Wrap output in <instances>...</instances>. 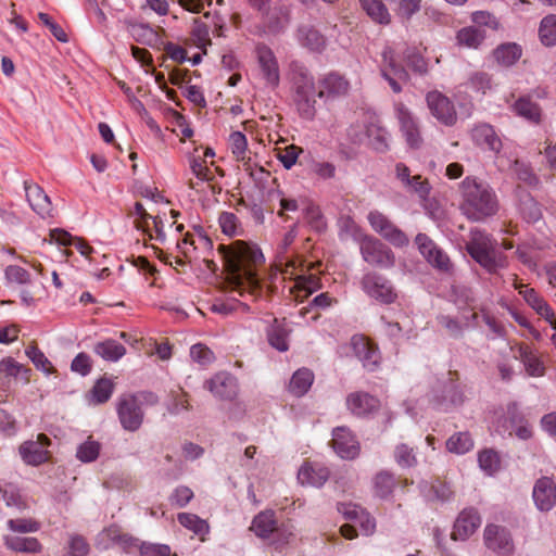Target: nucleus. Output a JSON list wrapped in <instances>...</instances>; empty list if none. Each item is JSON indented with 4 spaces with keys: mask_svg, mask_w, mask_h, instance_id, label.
Instances as JSON below:
<instances>
[{
    "mask_svg": "<svg viewBox=\"0 0 556 556\" xmlns=\"http://www.w3.org/2000/svg\"><path fill=\"white\" fill-rule=\"evenodd\" d=\"M470 137L473 143L484 151L498 153L503 146L494 127L486 123L475 125L470 131Z\"/></svg>",
    "mask_w": 556,
    "mask_h": 556,
    "instance_id": "22",
    "label": "nucleus"
},
{
    "mask_svg": "<svg viewBox=\"0 0 556 556\" xmlns=\"http://www.w3.org/2000/svg\"><path fill=\"white\" fill-rule=\"evenodd\" d=\"M89 549V544L84 536L72 534L68 541V552L65 556H86Z\"/></svg>",
    "mask_w": 556,
    "mask_h": 556,
    "instance_id": "60",
    "label": "nucleus"
},
{
    "mask_svg": "<svg viewBox=\"0 0 556 556\" xmlns=\"http://www.w3.org/2000/svg\"><path fill=\"white\" fill-rule=\"evenodd\" d=\"M387 0H359L363 10L376 23L389 24L391 15L386 7Z\"/></svg>",
    "mask_w": 556,
    "mask_h": 556,
    "instance_id": "39",
    "label": "nucleus"
},
{
    "mask_svg": "<svg viewBox=\"0 0 556 556\" xmlns=\"http://www.w3.org/2000/svg\"><path fill=\"white\" fill-rule=\"evenodd\" d=\"M367 220L374 231L394 247L403 248L408 244L407 236L383 213L377 210L370 211Z\"/></svg>",
    "mask_w": 556,
    "mask_h": 556,
    "instance_id": "11",
    "label": "nucleus"
},
{
    "mask_svg": "<svg viewBox=\"0 0 556 556\" xmlns=\"http://www.w3.org/2000/svg\"><path fill=\"white\" fill-rule=\"evenodd\" d=\"M338 235L340 240L353 239L361 242V238L367 235L363 232L358 224L349 215H342L338 219Z\"/></svg>",
    "mask_w": 556,
    "mask_h": 556,
    "instance_id": "41",
    "label": "nucleus"
},
{
    "mask_svg": "<svg viewBox=\"0 0 556 556\" xmlns=\"http://www.w3.org/2000/svg\"><path fill=\"white\" fill-rule=\"evenodd\" d=\"M303 150L300 147L290 144L285 149H280L277 156L278 160L282 163L283 167L290 169L296 163L299 154Z\"/></svg>",
    "mask_w": 556,
    "mask_h": 556,
    "instance_id": "61",
    "label": "nucleus"
},
{
    "mask_svg": "<svg viewBox=\"0 0 556 556\" xmlns=\"http://www.w3.org/2000/svg\"><path fill=\"white\" fill-rule=\"evenodd\" d=\"M7 527L14 533H34L40 530L41 523L33 518H15L9 519Z\"/></svg>",
    "mask_w": 556,
    "mask_h": 556,
    "instance_id": "51",
    "label": "nucleus"
},
{
    "mask_svg": "<svg viewBox=\"0 0 556 556\" xmlns=\"http://www.w3.org/2000/svg\"><path fill=\"white\" fill-rule=\"evenodd\" d=\"M256 58L260 75L265 86L276 89L280 84V70L275 53L267 46L261 45L256 48Z\"/></svg>",
    "mask_w": 556,
    "mask_h": 556,
    "instance_id": "13",
    "label": "nucleus"
},
{
    "mask_svg": "<svg viewBox=\"0 0 556 556\" xmlns=\"http://www.w3.org/2000/svg\"><path fill=\"white\" fill-rule=\"evenodd\" d=\"M329 475V469L323 464L305 462L298 472V480L303 485L320 488L328 480Z\"/></svg>",
    "mask_w": 556,
    "mask_h": 556,
    "instance_id": "26",
    "label": "nucleus"
},
{
    "mask_svg": "<svg viewBox=\"0 0 556 556\" xmlns=\"http://www.w3.org/2000/svg\"><path fill=\"white\" fill-rule=\"evenodd\" d=\"M276 270L282 275L283 279H293L295 286L305 287L312 293L320 288V279L316 275L305 273L308 270L304 269V262L300 258H290L286 262L280 261L276 264Z\"/></svg>",
    "mask_w": 556,
    "mask_h": 556,
    "instance_id": "10",
    "label": "nucleus"
},
{
    "mask_svg": "<svg viewBox=\"0 0 556 556\" xmlns=\"http://www.w3.org/2000/svg\"><path fill=\"white\" fill-rule=\"evenodd\" d=\"M23 186L30 208L43 219L53 217L54 207L45 190L31 179H25Z\"/></svg>",
    "mask_w": 556,
    "mask_h": 556,
    "instance_id": "14",
    "label": "nucleus"
},
{
    "mask_svg": "<svg viewBox=\"0 0 556 556\" xmlns=\"http://www.w3.org/2000/svg\"><path fill=\"white\" fill-rule=\"evenodd\" d=\"M289 329L283 323L274 319L273 325L267 330L268 343L279 352H286L289 349Z\"/></svg>",
    "mask_w": 556,
    "mask_h": 556,
    "instance_id": "38",
    "label": "nucleus"
},
{
    "mask_svg": "<svg viewBox=\"0 0 556 556\" xmlns=\"http://www.w3.org/2000/svg\"><path fill=\"white\" fill-rule=\"evenodd\" d=\"M229 147L235 159L242 163L244 170L249 172L250 176L255 177L256 173L251 166L245 135L241 131L231 132L229 136Z\"/></svg>",
    "mask_w": 556,
    "mask_h": 556,
    "instance_id": "30",
    "label": "nucleus"
},
{
    "mask_svg": "<svg viewBox=\"0 0 556 556\" xmlns=\"http://www.w3.org/2000/svg\"><path fill=\"white\" fill-rule=\"evenodd\" d=\"M217 252L227 273L228 289L240 296H260L262 286L258 270L265 262L261 249L256 244L237 240L230 244H219Z\"/></svg>",
    "mask_w": 556,
    "mask_h": 556,
    "instance_id": "1",
    "label": "nucleus"
},
{
    "mask_svg": "<svg viewBox=\"0 0 556 556\" xmlns=\"http://www.w3.org/2000/svg\"><path fill=\"white\" fill-rule=\"evenodd\" d=\"M484 543L488 548L501 555H508L513 552V540L510 533L503 527L488 525L484 529Z\"/></svg>",
    "mask_w": 556,
    "mask_h": 556,
    "instance_id": "19",
    "label": "nucleus"
},
{
    "mask_svg": "<svg viewBox=\"0 0 556 556\" xmlns=\"http://www.w3.org/2000/svg\"><path fill=\"white\" fill-rule=\"evenodd\" d=\"M427 106L432 116L445 126H454L457 122V112L453 101L438 90L426 94Z\"/></svg>",
    "mask_w": 556,
    "mask_h": 556,
    "instance_id": "12",
    "label": "nucleus"
},
{
    "mask_svg": "<svg viewBox=\"0 0 556 556\" xmlns=\"http://www.w3.org/2000/svg\"><path fill=\"white\" fill-rule=\"evenodd\" d=\"M539 37L544 46H556V14H548L542 18L539 27Z\"/></svg>",
    "mask_w": 556,
    "mask_h": 556,
    "instance_id": "45",
    "label": "nucleus"
},
{
    "mask_svg": "<svg viewBox=\"0 0 556 556\" xmlns=\"http://www.w3.org/2000/svg\"><path fill=\"white\" fill-rule=\"evenodd\" d=\"M178 522L194 534L203 538L208 533V525L205 520L191 513H179L177 515Z\"/></svg>",
    "mask_w": 556,
    "mask_h": 556,
    "instance_id": "44",
    "label": "nucleus"
},
{
    "mask_svg": "<svg viewBox=\"0 0 556 556\" xmlns=\"http://www.w3.org/2000/svg\"><path fill=\"white\" fill-rule=\"evenodd\" d=\"M313 381V372L307 368H301L293 374L289 383V390L292 394L302 396L309 390Z\"/></svg>",
    "mask_w": 556,
    "mask_h": 556,
    "instance_id": "42",
    "label": "nucleus"
},
{
    "mask_svg": "<svg viewBox=\"0 0 556 556\" xmlns=\"http://www.w3.org/2000/svg\"><path fill=\"white\" fill-rule=\"evenodd\" d=\"M349 137L354 143L367 142L378 152H384L389 148L388 131L375 123H370L365 126L352 125L349 128Z\"/></svg>",
    "mask_w": 556,
    "mask_h": 556,
    "instance_id": "9",
    "label": "nucleus"
},
{
    "mask_svg": "<svg viewBox=\"0 0 556 556\" xmlns=\"http://www.w3.org/2000/svg\"><path fill=\"white\" fill-rule=\"evenodd\" d=\"M533 501L541 511H549L556 504V483L551 477L536 480L532 492Z\"/></svg>",
    "mask_w": 556,
    "mask_h": 556,
    "instance_id": "21",
    "label": "nucleus"
},
{
    "mask_svg": "<svg viewBox=\"0 0 556 556\" xmlns=\"http://www.w3.org/2000/svg\"><path fill=\"white\" fill-rule=\"evenodd\" d=\"M473 447V440L468 432L453 434L446 441V448L455 454H465Z\"/></svg>",
    "mask_w": 556,
    "mask_h": 556,
    "instance_id": "50",
    "label": "nucleus"
},
{
    "mask_svg": "<svg viewBox=\"0 0 556 556\" xmlns=\"http://www.w3.org/2000/svg\"><path fill=\"white\" fill-rule=\"evenodd\" d=\"M251 530L261 538H268L275 531L278 532L275 513L271 510L260 513L254 517Z\"/></svg>",
    "mask_w": 556,
    "mask_h": 556,
    "instance_id": "37",
    "label": "nucleus"
},
{
    "mask_svg": "<svg viewBox=\"0 0 556 556\" xmlns=\"http://www.w3.org/2000/svg\"><path fill=\"white\" fill-rule=\"evenodd\" d=\"M395 486L394 476L386 470L378 472L374 478V490L377 496L386 498L393 492Z\"/></svg>",
    "mask_w": 556,
    "mask_h": 556,
    "instance_id": "48",
    "label": "nucleus"
},
{
    "mask_svg": "<svg viewBox=\"0 0 556 556\" xmlns=\"http://www.w3.org/2000/svg\"><path fill=\"white\" fill-rule=\"evenodd\" d=\"M477 319L478 314L476 312H472L470 316L464 314L462 321L448 315H440L438 317V324L444 328L451 337L459 338L463 334V329L476 325Z\"/></svg>",
    "mask_w": 556,
    "mask_h": 556,
    "instance_id": "33",
    "label": "nucleus"
},
{
    "mask_svg": "<svg viewBox=\"0 0 556 556\" xmlns=\"http://www.w3.org/2000/svg\"><path fill=\"white\" fill-rule=\"evenodd\" d=\"M290 81L293 91V101L303 118L312 119L315 116L317 92L315 80L306 66L299 61L290 63Z\"/></svg>",
    "mask_w": 556,
    "mask_h": 556,
    "instance_id": "3",
    "label": "nucleus"
},
{
    "mask_svg": "<svg viewBox=\"0 0 556 556\" xmlns=\"http://www.w3.org/2000/svg\"><path fill=\"white\" fill-rule=\"evenodd\" d=\"M248 3L257 10L268 27L276 30L281 28L288 21L289 10L286 5L273 0H247Z\"/></svg>",
    "mask_w": 556,
    "mask_h": 556,
    "instance_id": "15",
    "label": "nucleus"
},
{
    "mask_svg": "<svg viewBox=\"0 0 556 556\" xmlns=\"http://www.w3.org/2000/svg\"><path fill=\"white\" fill-rule=\"evenodd\" d=\"M115 389V383L112 379L102 377L98 379L89 393V403L98 405L106 403Z\"/></svg>",
    "mask_w": 556,
    "mask_h": 556,
    "instance_id": "40",
    "label": "nucleus"
},
{
    "mask_svg": "<svg viewBox=\"0 0 556 556\" xmlns=\"http://www.w3.org/2000/svg\"><path fill=\"white\" fill-rule=\"evenodd\" d=\"M515 358L520 359L529 376L542 377L545 374V367L538 354L525 343H520L516 348Z\"/></svg>",
    "mask_w": 556,
    "mask_h": 556,
    "instance_id": "31",
    "label": "nucleus"
},
{
    "mask_svg": "<svg viewBox=\"0 0 556 556\" xmlns=\"http://www.w3.org/2000/svg\"><path fill=\"white\" fill-rule=\"evenodd\" d=\"M514 112L531 123L540 124L542 121V110L540 105L533 102L529 97L519 98L514 104Z\"/></svg>",
    "mask_w": 556,
    "mask_h": 556,
    "instance_id": "36",
    "label": "nucleus"
},
{
    "mask_svg": "<svg viewBox=\"0 0 556 556\" xmlns=\"http://www.w3.org/2000/svg\"><path fill=\"white\" fill-rule=\"evenodd\" d=\"M2 540L4 546L13 553L39 554L43 549L42 544L34 536L5 534Z\"/></svg>",
    "mask_w": 556,
    "mask_h": 556,
    "instance_id": "29",
    "label": "nucleus"
},
{
    "mask_svg": "<svg viewBox=\"0 0 556 556\" xmlns=\"http://www.w3.org/2000/svg\"><path fill=\"white\" fill-rule=\"evenodd\" d=\"M99 453L100 444L97 441L88 439L78 446L76 457L83 463H90L98 458Z\"/></svg>",
    "mask_w": 556,
    "mask_h": 556,
    "instance_id": "56",
    "label": "nucleus"
},
{
    "mask_svg": "<svg viewBox=\"0 0 556 556\" xmlns=\"http://www.w3.org/2000/svg\"><path fill=\"white\" fill-rule=\"evenodd\" d=\"M352 348L366 369L375 370L377 368L381 357L374 342L363 336H355L352 339Z\"/></svg>",
    "mask_w": 556,
    "mask_h": 556,
    "instance_id": "24",
    "label": "nucleus"
},
{
    "mask_svg": "<svg viewBox=\"0 0 556 556\" xmlns=\"http://www.w3.org/2000/svg\"><path fill=\"white\" fill-rule=\"evenodd\" d=\"M190 356L193 362L201 366H207L215 359L214 353L206 345L197 343L190 349Z\"/></svg>",
    "mask_w": 556,
    "mask_h": 556,
    "instance_id": "58",
    "label": "nucleus"
},
{
    "mask_svg": "<svg viewBox=\"0 0 556 556\" xmlns=\"http://www.w3.org/2000/svg\"><path fill=\"white\" fill-rule=\"evenodd\" d=\"M479 466L482 470L492 475L500 469L501 460L498 454L493 450H483L478 456Z\"/></svg>",
    "mask_w": 556,
    "mask_h": 556,
    "instance_id": "53",
    "label": "nucleus"
},
{
    "mask_svg": "<svg viewBox=\"0 0 556 556\" xmlns=\"http://www.w3.org/2000/svg\"><path fill=\"white\" fill-rule=\"evenodd\" d=\"M338 511L343 515L346 520L353 521L359 526L363 534L371 535L376 530V521L368 511L356 504L340 503Z\"/></svg>",
    "mask_w": 556,
    "mask_h": 556,
    "instance_id": "20",
    "label": "nucleus"
},
{
    "mask_svg": "<svg viewBox=\"0 0 556 556\" xmlns=\"http://www.w3.org/2000/svg\"><path fill=\"white\" fill-rule=\"evenodd\" d=\"M26 356L31 361L34 366L47 375L56 372L52 363L47 358L43 352L38 348L36 343H30L25 349Z\"/></svg>",
    "mask_w": 556,
    "mask_h": 556,
    "instance_id": "43",
    "label": "nucleus"
},
{
    "mask_svg": "<svg viewBox=\"0 0 556 556\" xmlns=\"http://www.w3.org/2000/svg\"><path fill=\"white\" fill-rule=\"evenodd\" d=\"M481 525V517L475 508L464 509L457 517L453 531L452 539L465 541L472 535Z\"/></svg>",
    "mask_w": 556,
    "mask_h": 556,
    "instance_id": "25",
    "label": "nucleus"
},
{
    "mask_svg": "<svg viewBox=\"0 0 556 556\" xmlns=\"http://www.w3.org/2000/svg\"><path fill=\"white\" fill-rule=\"evenodd\" d=\"M394 113L407 146L412 149H419L424 140L417 117L403 102L394 104Z\"/></svg>",
    "mask_w": 556,
    "mask_h": 556,
    "instance_id": "8",
    "label": "nucleus"
},
{
    "mask_svg": "<svg viewBox=\"0 0 556 556\" xmlns=\"http://www.w3.org/2000/svg\"><path fill=\"white\" fill-rule=\"evenodd\" d=\"M359 252L362 258L370 266L389 269L395 264V255L392 250L374 236L367 235L361 238Z\"/></svg>",
    "mask_w": 556,
    "mask_h": 556,
    "instance_id": "6",
    "label": "nucleus"
},
{
    "mask_svg": "<svg viewBox=\"0 0 556 556\" xmlns=\"http://www.w3.org/2000/svg\"><path fill=\"white\" fill-rule=\"evenodd\" d=\"M0 372L9 377H17L21 375L24 382L28 383L31 370L12 357H5L0 362Z\"/></svg>",
    "mask_w": 556,
    "mask_h": 556,
    "instance_id": "47",
    "label": "nucleus"
},
{
    "mask_svg": "<svg viewBox=\"0 0 556 556\" xmlns=\"http://www.w3.org/2000/svg\"><path fill=\"white\" fill-rule=\"evenodd\" d=\"M496 61L504 65H513L521 56V48L516 43L502 45L494 51Z\"/></svg>",
    "mask_w": 556,
    "mask_h": 556,
    "instance_id": "49",
    "label": "nucleus"
},
{
    "mask_svg": "<svg viewBox=\"0 0 556 556\" xmlns=\"http://www.w3.org/2000/svg\"><path fill=\"white\" fill-rule=\"evenodd\" d=\"M514 287L516 290H518L519 294L522 295L528 305L533 309H535V307L545 301L536 290L529 288L527 285L518 282L516 275H514Z\"/></svg>",
    "mask_w": 556,
    "mask_h": 556,
    "instance_id": "55",
    "label": "nucleus"
},
{
    "mask_svg": "<svg viewBox=\"0 0 556 556\" xmlns=\"http://www.w3.org/2000/svg\"><path fill=\"white\" fill-rule=\"evenodd\" d=\"M457 41L459 45L468 48H478L485 38V34L478 27H464L457 33Z\"/></svg>",
    "mask_w": 556,
    "mask_h": 556,
    "instance_id": "46",
    "label": "nucleus"
},
{
    "mask_svg": "<svg viewBox=\"0 0 556 556\" xmlns=\"http://www.w3.org/2000/svg\"><path fill=\"white\" fill-rule=\"evenodd\" d=\"M51 440L43 433L38 434L36 441H26L20 446L23 460L33 466L41 465L50 459L48 447Z\"/></svg>",
    "mask_w": 556,
    "mask_h": 556,
    "instance_id": "17",
    "label": "nucleus"
},
{
    "mask_svg": "<svg viewBox=\"0 0 556 556\" xmlns=\"http://www.w3.org/2000/svg\"><path fill=\"white\" fill-rule=\"evenodd\" d=\"M218 224L222 232L235 237L241 233V225L235 213L222 212L218 216Z\"/></svg>",
    "mask_w": 556,
    "mask_h": 556,
    "instance_id": "52",
    "label": "nucleus"
},
{
    "mask_svg": "<svg viewBox=\"0 0 556 556\" xmlns=\"http://www.w3.org/2000/svg\"><path fill=\"white\" fill-rule=\"evenodd\" d=\"M381 73L395 93L402 91V83L407 80L408 74L402 65L396 63L394 52L389 47L384 48L382 52Z\"/></svg>",
    "mask_w": 556,
    "mask_h": 556,
    "instance_id": "18",
    "label": "nucleus"
},
{
    "mask_svg": "<svg viewBox=\"0 0 556 556\" xmlns=\"http://www.w3.org/2000/svg\"><path fill=\"white\" fill-rule=\"evenodd\" d=\"M405 187L408 191L415 192L421 200H426L430 193V185L428 180L422 179L420 175L413 176Z\"/></svg>",
    "mask_w": 556,
    "mask_h": 556,
    "instance_id": "64",
    "label": "nucleus"
},
{
    "mask_svg": "<svg viewBox=\"0 0 556 556\" xmlns=\"http://www.w3.org/2000/svg\"><path fill=\"white\" fill-rule=\"evenodd\" d=\"M346 404L353 414L362 416L376 410L379 400L368 393L356 392L348 396Z\"/></svg>",
    "mask_w": 556,
    "mask_h": 556,
    "instance_id": "32",
    "label": "nucleus"
},
{
    "mask_svg": "<svg viewBox=\"0 0 556 556\" xmlns=\"http://www.w3.org/2000/svg\"><path fill=\"white\" fill-rule=\"evenodd\" d=\"M190 168L200 180L210 181L214 177L212 170L206 166L205 160L200 156L190 159Z\"/></svg>",
    "mask_w": 556,
    "mask_h": 556,
    "instance_id": "63",
    "label": "nucleus"
},
{
    "mask_svg": "<svg viewBox=\"0 0 556 556\" xmlns=\"http://www.w3.org/2000/svg\"><path fill=\"white\" fill-rule=\"evenodd\" d=\"M296 38L301 46L311 51L320 52L326 47L325 36L312 26H301L298 29Z\"/></svg>",
    "mask_w": 556,
    "mask_h": 556,
    "instance_id": "34",
    "label": "nucleus"
},
{
    "mask_svg": "<svg viewBox=\"0 0 556 556\" xmlns=\"http://www.w3.org/2000/svg\"><path fill=\"white\" fill-rule=\"evenodd\" d=\"M394 458L397 465L403 468L412 467L416 464L414 450L406 444H400L395 447Z\"/></svg>",
    "mask_w": 556,
    "mask_h": 556,
    "instance_id": "59",
    "label": "nucleus"
},
{
    "mask_svg": "<svg viewBox=\"0 0 556 556\" xmlns=\"http://www.w3.org/2000/svg\"><path fill=\"white\" fill-rule=\"evenodd\" d=\"M193 496V491L190 488L186 485H179L172 492L168 501L172 506L182 508L190 503Z\"/></svg>",
    "mask_w": 556,
    "mask_h": 556,
    "instance_id": "57",
    "label": "nucleus"
},
{
    "mask_svg": "<svg viewBox=\"0 0 556 556\" xmlns=\"http://www.w3.org/2000/svg\"><path fill=\"white\" fill-rule=\"evenodd\" d=\"M93 352L104 361L117 362L126 354V349L114 339H106L96 343Z\"/></svg>",
    "mask_w": 556,
    "mask_h": 556,
    "instance_id": "35",
    "label": "nucleus"
},
{
    "mask_svg": "<svg viewBox=\"0 0 556 556\" xmlns=\"http://www.w3.org/2000/svg\"><path fill=\"white\" fill-rule=\"evenodd\" d=\"M463 214L472 222H482L498 211V199L494 190L485 182L466 177L460 185Z\"/></svg>",
    "mask_w": 556,
    "mask_h": 556,
    "instance_id": "2",
    "label": "nucleus"
},
{
    "mask_svg": "<svg viewBox=\"0 0 556 556\" xmlns=\"http://www.w3.org/2000/svg\"><path fill=\"white\" fill-rule=\"evenodd\" d=\"M332 447L341 458L353 459L359 453L357 440L345 427H338L333 430Z\"/></svg>",
    "mask_w": 556,
    "mask_h": 556,
    "instance_id": "23",
    "label": "nucleus"
},
{
    "mask_svg": "<svg viewBox=\"0 0 556 556\" xmlns=\"http://www.w3.org/2000/svg\"><path fill=\"white\" fill-rule=\"evenodd\" d=\"M350 83L341 74L331 72L326 74L319 80V90L317 92L318 98L327 97H342L349 92Z\"/></svg>",
    "mask_w": 556,
    "mask_h": 556,
    "instance_id": "27",
    "label": "nucleus"
},
{
    "mask_svg": "<svg viewBox=\"0 0 556 556\" xmlns=\"http://www.w3.org/2000/svg\"><path fill=\"white\" fill-rule=\"evenodd\" d=\"M159 402L156 394L150 391L123 393L116 401V413L124 430L135 432L140 429L144 420L143 405H155Z\"/></svg>",
    "mask_w": 556,
    "mask_h": 556,
    "instance_id": "4",
    "label": "nucleus"
},
{
    "mask_svg": "<svg viewBox=\"0 0 556 556\" xmlns=\"http://www.w3.org/2000/svg\"><path fill=\"white\" fill-rule=\"evenodd\" d=\"M415 243L419 252L433 267L441 271L448 273L452 269V263L445 252L437 247V244L425 233H418Z\"/></svg>",
    "mask_w": 556,
    "mask_h": 556,
    "instance_id": "16",
    "label": "nucleus"
},
{
    "mask_svg": "<svg viewBox=\"0 0 556 556\" xmlns=\"http://www.w3.org/2000/svg\"><path fill=\"white\" fill-rule=\"evenodd\" d=\"M5 278L9 282L26 285L30 282V274L23 267L10 265L5 268Z\"/></svg>",
    "mask_w": 556,
    "mask_h": 556,
    "instance_id": "62",
    "label": "nucleus"
},
{
    "mask_svg": "<svg viewBox=\"0 0 556 556\" xmlns=\"http://www.w3.org/2000/svg\"><path fill=\"white\" fill-rule=\"evenodd\" d=\"M205 388L222 400H232L237 394L236 379L227 372L216 374L205 382Z\"/></svg>",
    "mask_w": 556,
    "mask_h": 556,
    "instance_id": "28",
    "label": "nucleus"
},
{
    "mask_svg": "<svg viewBox=\"0 0 556 556\" xmlns=\"http://www.w3.org/2000/svg\"><path fill=\"white\" fill-rule=\"evenodd\" d=\"M361 287L369 298L382 304H392L397 299L392 282L376 271L366 273L361 279Z\"/></svg>",
    "mask_w": 556,
    "mask_h": 556,
    "instance_id": "7",
    "label": "nucleus"
},
{
    "mask_svg": "<svg viewBox=\"0 0 556 556\" xmlns=\"http://www.w3.org/2000/svg\"><path fill=\"white\" fill-rule=\"evenodd\" d=\"M190 40L206 54V48L212 45L208 27L205 24H195L192 28Z\"/></svg>",
    "mask_w": 556,
    "mask_h": 556,
    "instance_id": "54",
    "label": "nucleus"
},
{
    "mask_svg": "<svg viewBox=\"0 0 556 556\" xmlns=\"http://www.w3.org/2000/svg\"><path fill=\"white\" fill-rule=\"evenodd\" d=\"M496 240L491 236L476 230L471 232L467 251L477 263L493 274L508 265L506 255L496 250Z\"/></svg>",
    "mask_w": 556,
    "mask_h": 556,
    "instance_id": "5",
    "label": "nucleus"
}]
</instances>
